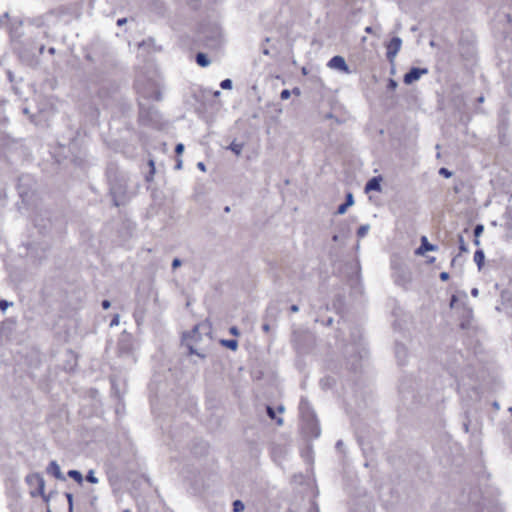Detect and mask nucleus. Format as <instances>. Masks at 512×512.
I'll return each instance as SVG.
<instances>
[{"instance_id":"26","label":"nucleus","mask_w":512,"mask_h":512,"mask_svg":"<svg viewBox=\"0 0 512 512\" xmlns=\"http://www.w3.org/2000/svg\"><path fill=\"white\" fill-rule=\"evenodd\" d=\"M370 229V226L368 224H365V225H361L358 230H357V236L359 238H363L364 236H366V234L368 233Z\"/></svg>"},{"instance_id":"49","label":"nucleus","mask_w":512,"mask_h":512,"mask_svg":"<svg viewBox=\"0 0 512 512\" xmlns=\"http://www.w3.org/2000/svg\"><path fill=\"white\" fill-rule=\"evenodd\" d=\"M101 305H102V308L106 310L111 306V303L109 300H103Z\"/></svg>"},{"instance_id":"17","label":"nucleus","mask_w":512,"mask_h":512,"mask_svg":"<svg viewBox=\"0 0 512 512\" xmlns=\"http://www.w3.org/2000/svg\"><path fill=\"white\" fill-rule=\"evenodd\" d=\"M354 204V196L351 192L346 194L345 202L338 206L336 214L343 215Z\"/></svg>"},{"instance_id":"6","label":"nucleus","mask_w":512,"mask_h":512,"mask_svg":"<svg viewBox=\"0 0 512 512\" xmlns=\"http://www.w3.org/2000/svg\"><path fill=\"white\" fill-rule=\"evenodd\" d=\"M136 87L138 93L147 100L153 99L160 101L162 99L161 92L154 83H149L147 89H145L140 86L139 82H137Z\"/></svg>"},{"instance_id":"40","label":"nucleus","mask_w":512,"mask_h":512,"mask_svg":"<svg viewBox=\"0 0 512 512\" xmlns=\"http://www.w3.org/2000/svg\"><path fill=\"white\" fill-rule=\"evenodd\" d=\"M119 322H120V316L118 314L114 315V317L112 318L111 322H110V326L113 327V326H117L119 325Z\"/></svg>"},{"instance_id":"53","label":"nucleus","mask_w":512,"mask_h":512,"mask_svg":"<svg viewBox=\"0 0 512 512\" xmlns=\"http://www.w3.org/2000/svg\"><path fill=\"white\" fill-rule=\"evenodd\" d=\"M262 330L264 332H266V333L269 332L270 331V324L269 323H263Z\"/></svg>"},{"instance_id":"13","label":"nucleus","mask_w":512,"mask_h":512,"mask_svg":"<svg viewBox=\"0 0 512 512\" xmlns=\"http://www.w3.org/2000/svg\"><path fill=\"white\" fill-rule=\"evenodd\" d=\"M299 411L302 420L309 418L312 419V416L315 415L314 411L312 410V407L310 406L309 401L305 397H301L300 403H299Z\"/></svg>"},{"instance_id":"42","label":"nucleus","mask_w":512,"mask_h":512,"mask_svg":"<svg viewBox=\"0 0 512 512\" xmlns=\"http://www.w3.org/2000/svg\"><path fill=\"white\" fill-rule=\"evenodd\" d=\"M388 89L394 90L397 87V82L393 79H390L387 85Z\"/></svg>"},{"instance_id":"28","label":"nucleus","mask_w":512,"mask_h":512,"mask_svg":"<svg viewBox=\"0 0 512 512\" xmlns=\"http://www.w3.org/2000/svg\"><path fill=\"white\" fill-rule=\"evenodd\" d=\"M458 243H459L460 252H463V253L468 252V246L466 245L462 235H458Z\"/></svg>"},{"instance_id":"25","label":"nucleus","mask_w":512,"mask_h":512,"mask_svg":"<svg viewBox=\"0 0 512 512\" xmlns=\"http://www.w3.org/2000/svg\"><path fill=\"white\" fill-rule=\"evenodd\" d=\"M185 345H186V347L188 349L189 355L195 354V355H197L200 358H205V355L200 353V352H198L191 343L187 342Z\"/></svg>"},{"instance_id":"19","label":"nucleus","mask_w":512,"mask_h":512,"mask_svg":"<svg viewBox=\"0 0 512 512\" xmlns=\"http://www.w3.org/2000/svg\"><path fill=\"white\" fill-rule=\"evenodd\" d=\"M118 351L121 355H129L132 351L131 344L125 340H120L118 344Z\"/></svg>"},{"instance_id":"2","label":"nucleus","mask_w":512,"mask_h":512,"mask_svg":"<svg viewBox=\"0 0 512 512\" xmlns=\"http://www.w3.org/2000/svg\"><path fill=\"white\" fill-rule=\"evenodd\" d=\"M17 190L22 202L29 205L32 201L35 191V181L29 174L21 175L18 178Z\"/></svg>"},{"instance_id":"50","label":"nucleus","mask_w":512,"mask_h":512,"mask_svg":"<svg viewBox=\"0 0 512 512\" xmlns=\"http://www.w3.org/2000/svg\"><path fill=\"white\" fill-rule=\"evenodd\" d=\"M183 161L182 159L178 158L176 161L175 169L180 170L182 168Z\"/></svg>"},{"instance_id":"15","label":"nucleus","mask_w":512,"mask_h":512,"mask_svg":"<svg viewBox=\"0 0 512 512\" xmlns=\"http://www.w3.org/2000/svg\"><path fill=\"white\" fill-rule=\"evenodd\" d=\"M46 472L48 474H51L52 476H54L58 480L65 481V479H66L65 476L63 475V473L61 472L59 464L55 460H52L49 463V465H48V467L46 469Z\"/></svg>"},{"instance_id":"34","label":"nucleus","mask_w":512,"mask_h":512,"mask_svg":"<svg viewBox=\"0 0 512 512\" xmlns=\"http://www.w3.org/2000/svg\"><path fill=\"white\" fill-rule=\"evenodd\" d=\"M290 95H291L290 90H288V89H284V90H282V91H281V93H280V98H281L282 100H287V99H289Z\"/></svg>"},{"instance_id":"36","label":"nucleus","mask_w":512,"mask_h":512,"mask_svg":"<svg viewBox=\"0 0 512 512\" xmlns=\"http://www.w3.org/2000/svg\"><path fill=\"white\" fill-rule=\"evenodd\" d=\"M182 265V261L179 258H174L171 264L173 270L177 269Z\"/></svg>"},{"instance_id":"22","label":"nucleus","mask_w":512,"mask_h":512,"mask_svg":"<svg viewBox=\"0 0 512 512\" xmlns=\"http://www.w3.org/2000/svg\"><path fill=\"white\" fill-rule=\"evenodd\" d=\"M221 345L235 351L238 348V341L235 339H222L220 341Z\"/></svg>"},{"instance_id":"24","label":"nucleus","mask_w":512,"mask_h":512,"mask_svg":"<svg viewBox=\"0 0 512 512\" xmlns=\"http://www.w3.org/2000/svg\"><path fill=\"white\" fill-rule=\"evenodd\" d=\"M67 475L72 478L74 481H76L78 484H82L83 482V476L80 471L78 470H69Z\"/></svg>"},{"instance_id":"10","label":"nucleus","mask_w":512,"mask_h":512,"mask_svg":"<svg viewBox=\"0 0 512 512\" xmlns=\"http://www.w3.org/2000/svg\"><path fill=\"white\" fill-rule=\"evenodd\" d=\"M327 66L331 69H335V70H338L340 72H343L345 74H350L351 71L348 67V65L346 64V61L344 59V57L340 56V55H336V56H333Z\"/></svg>"},{"instance_id":"52","label":"nucleus","mask_w":512,"mask_h":512,"mask_svg":"<svg viewBox=\"0 0 512 512\" xmlns=\"http://www.w3.org/2000/svg\"><path fill=\"white\" fill-rule=\"evenodd\" d=\"M197 167H198V169H200L203 172L206 171V166H205V164L203 162H198L197 163Z\"/></svg>"},{"instance_id":"64","label":"nucleus","mask_w":512,"mask_h":512,"mask_svg":"<svg viewBox=\"0 0 512 512\" xmlns=\"http://www.w3.org/2000/svg\"><path fill=\"white\" fill-rule=\"evenodd\" d=\"M292 92H293L295 95H300V90H299V88H294V89L292 90Z\"/></svg>"},{"instance_id":"58","label":"nucleus","mask_w":512,"mask_h":512,"mask_svg":"<svg viewBox=\"0 0 512 512\" xmlns=\"http://www.w3.org/2000/svg\"><path fill=\"white\" fill-rule=\"evenodd\" d=\"M332 240H333L334 242H338V241L340 240V236H339L338 234H334V235L332 236Z\"/></svg>"},{"instance_id":"8","label":"nucleus","mask_w":512,"mask_h":512,"mask_svg":"<svg viewBox=\"0 0 512 512\" xmlns=\"http://www.w3.org/2000/svg\"><path fill=\"white\" fill-rule=\"evenodd\" d=\"M302 421L304 423L303 430L307 435L314 438H317L320 435V428L316 419V415H313L311 420L306 418Z\"/></svg>"},{"instance_id":"61","label":"nucleus","mask_w":512,"mask_h":512,"mask_svg":"<svg viewBox=\"0 0 512 512\" xmlns=\"http://www.w3.org/2000/svg\"><path fill=\"white\" fill-rule=\"evenodd\" d=\"M473 243H474V245H475V246H479V245H480V240H479V238H475V237H474Z\"/></svg>"},{"instance_id":"45","label":"nucleus","mask_w":512,"mask_h":512,"mask_svg":"<svg viewBox=\"0 0 512 512\" xmlns=\"http://www.w3.org/2000/svg\"><path fill=\"white\" fill-rule=\"evenodd\" d=\"M155 174V170H150L149 173L146 175V181L151 182L153 180Z\"/></svg>"},{"instance_id":"33","label":"nucleus","mask_w":512,"mask_h":512,"mask_svg":"<svg viewBox=\"0 0 512 512\" xmlns=\"http://www.w3.org/2000/svg\"><path fill=\"white\" fill-rule=\"evenodd\" d=\"M439 174L445 178H450L453 175L452 171L448 170L445 167L439 169Z\"/></svg>"},{"instance_id":"4","label":"nucleus","mask_w":512,"mask_h":512,"mask_svg":"<svg viewBox=\"0 0 512 512\" xmlns=\"http://www.w3.org/2000/svg\"><path fill=\"white\" fill-rule=\"evenodd\" d=\"M139 116L141 119L147 120V123L152 125H158L161 122L162 116L159 110L150 104H145L143 102L139 103Z\"/></svg>"},{"instance_id":"11","label":"nucleus","mask_w":512,"mask_h":512,"mask_svg":"<svg viewBox=\"0 0 512 512\" xmlns=\"http://www.w3.org/2000/svg\"><path fill=\"white\" fill-rule=\"evenodd\" d=\"M85 59L89 61L92 65H94V69L97 73H104L111 66V64L108 63V61H105L103 64L101 63L100 65H98L99 57L97 54L87 53L85 55Z\"/></svg>"},{"instance_id":"54","label":"nucleus","mask_w":512,"mask_h":512,"mask_svg":"<svg viewBox=\"0 0 512 512\" xmlns=\"http://www.w3.org/2000/svg\"><path fill=\"white\" fill-rule=\"evenodd\" d=\"M290 311H291L292 313H296V312H298V311H299V307H298V305H296V304L291 305V307H290Z\"/></svg>"},{"instance_id":"44","label":"nucleus","mask_w":512,"mask_h":512,"mask_svg":"<svg viewBox=\"0 0 512 512\" xmlns=\"http://www.w3.org/2000/svg\"><path fill=\"white\" fill-rule=\"evenodd\" d=\"M402 353H405V347L403 345H396L397 356H399Z\"/></svg>"},{"instance_id":"32","label":"nucleus","mask_w":512,"mask_h":512,"mask_svg":"<svg viewBox=\"0 0 512 512\" xmlns=\"http://www.w3.org/2000/svg\"><path fill=\"white\" fill-rule=\"evenodd\" d=\"M220 87L222 89H231L232 88V80L227 78L221 81Z\"/></svg>"},{"instance_id":"57","label":"nucleus","mask_w":512,"mask_h":512,"mask_svg":"<svg viewBox=\"0 0 512 512\" xmlns=\"http://www.w3.org/2000/svg\"><path fill=\"white\" fill-rule=\"evenodd\" d=\"M479 294V290L477 288H473L471 290V295L474 296V297H477Z\"/></svg>"},{"instance_id":"20","label":"nucleus","mask_w":512,"mask_h":512,"mask_svg":"<svg viewBox=\"0 0 512 512\" xmlns=\"http://www.w3.org/2000/svg\"><path fill=\"white\" fill-rule=\"evenodd\" d=\"M196 63L201 67H207L210 64V60L205 53L198 52L195 56Z\"/></svg>"},{"instance_id":"37","label":"nucleus","mask_w":512,"mask_h":512,"mask_svg":"<svg viewBox=\"0 0 512 512\" xmlns=\"http://www.w3.org/2000/svg\"><path fill=\"white\" fill-rule=\"evenodd\" d=\"M9 305H11V303L8 302L7 300H0V310L1 311L4 312L9 307Z\"/></svg>"},{"instance_id":"63","label":"nucleus","mask_w":512,"mask_h":512,"mask_svg":"<svg viewBox=\"0 0 512 512\" xmlns=\"http://www.w3.org/2000/svg\"><path fill=\"white\" fill-rule=\"evenodd\" d=\"M456 301H457V298H456L455 295H453L452 298H451V304L450 305L453 306Z\"/></svg>"},{"instance_id":"23","label":"nucleus","mask_w":512,"mask_h":512,"mask_svg":"<svg viewBox=\"0 0 512 512\" xmlns=\"http://www.w3.org/2000/svg\"><path fill=\"white\" fill-rule=\"evenodd\" d=\"M243 143H237L236 141H233L229 146L228 149L231 150L235 155L240 156L243 150Z\"/></svg>"},{"instance_id":"16","label":"nucleus","mask_w":512,"mask_h":512,"mask_svg":"<svg viewBox=\"0 0 512 512\" xmlns=\"http://www.w3.org/2000/svg\"><path fill=\"white\" fill-rule=\"evenodd\" d=\"M381 180L382 179L380 176L372 177L369 179L364 188L365 192L381 191Z\"/></svg>"},{"instance_id":"59","label":"nucleus","mask_w":512,"mask_h":512,"mask_svg":"<svg viewBox=\"0 0 512 512\" xmlns=\"http://www.w3.org/2000/svg\"><path fill=\"white\" fill-rule=\"evenodd\" d=\"M459 257H460V255L455 256V257L452 259V261H451V265H455V263L458 261Z\"/></svg>"},{"instance_id":"9","label":"nucleus","mask_w":512,"mask_h":512,"mask_svg":"<svg viewBox=\"0 0 512 512\" xmlns=\"http://www.w3.org/2000/svg\"><path fill=\"white\" fill-rule=\"evenodd\" d=\"M428 73L427 68L412 67L403 77V81L406 85H410L413 82L420 79L422 75Z\"/></svg>"},{"instance_id":"14","label":"nucleus","mask_w":512,"mask_h":512,"mask_svg":"<svg viewBox=\"0 0 512 512\" xmlns=\"http://www.w3.org/2000/svg\"><path fill=\"white\" fill-rule=\"evenodd\" d=\"M437 249L438 247L431 244L426 236H422L420 246L415 250V254L422 256L428 251H436Z\"/></svg>"},{"instance_id":"5","label":"nucleus","mask_w":512,"mask_h":512,"mask_svg":"<svg viewBox=\"0 0 512 512\" xmlns=\"http://www.w3.org/2000/svg\"><path fill=\"white\" fill-rule=\"evenodd\" d=\"M313 344V337L308 333H294L293 345L299 354H306Z\"/></svg>"},{"instance_id":"21","label":"nucleus","mask_w":512,"mask_h":512,"mask_svg":"<svg viewBox=\"0 0 512 512\" xmlns=\"http://www.w3.org/2000/svg\"><path fill=\"white\" fill-rule=\"evenodd\" d=\"M484 260H485L484 251L482 249L476 250L474 253V261H475L476 265L478 266L479 270L484 265Z\"/></svg>"},{"instance_id":"47","label":"nucleus","mask_w":512,"mask_h":512,"mask_svg":"<svg viewBox=\"0 0 512 512\" xmlns=\"http://www.w3.org/2000/svg\"><path fill=\"white\" fill-rule=\"evenodd\" d=\"M35 49H37L38 51V54L41 55L43 54L44 50H45V45L44 44H39L35 47Z\"/></svg>"},{"instance_id":"60","label":"nucleus","mask_w":512,"mask_h":512,"mask_svg":"<svg viewBox=\"0 0 512 512\" xmlns=\"http://www.w3.org/2000/svg\"><path fill=\"white\" fill-rule=\"evenodd\" d=\"M48 52H49V54L54 55V54H55V52H56V50H55V48H54V47H50V48L48 49Z\"/></svg>"},{"instance_id":"29","label":"nucleus","mask_w":512,"mask_h":512,"mask_svg":"<svg viewBox=\"0 0 512 512\" xmlns=\"http://www.w3.org/2000/svg\"><path fill=\"white\" fill-rule=\"evenodd\" d=\"M86 480L89 483L97 484L99 482L98 478L95 476L94 471L90 470L86 475Z\"/></svg>"},{"instance_id":"27","label":"nucleus","mask_w":512,"mask_h":512,"mask_svg":"<svg viewBox=\"0 0 512 512\" xmlns=\"http://www.w3.org/2000/svg\"><path fill=\"white\" fill-rule=\"evenodd\" d=\"M244 508L245 505L241 500H235L233 502V512H242Z\"/></svg>"},{"instance_id":"43","label":"nucleus","mask_w":512,"mask_h":512,"mask_svg":"<svg viewBox=\"0 0 512 512\" xmlns=\"http://www.w3.org/2000/svg\"><path fill=\"white\" fill-rule=\"evenodd\" d=\"M229 332L234 336H238L240 334L239 329L236 326L230 327Z\"/></svg>"},{"instance_id":"56","label":"nucleus","mask_w":512,"mask_h":512,"mask_svg":"<svg viewBox=\"0 0 512 512\" xmlns=\"http://www.w3.org/2000/svg\"><path fill=\"white\" fill-rule=\"evenodd\" d=\"M148 165H149V167H150V170H155V162H154V160H153V159H150V160L148 161Z\"/></svg>"},{"instance_id":"46","label":"nucleus","mask_w":512,"mask_h":512,"mask_svg":"<svg viewBox=\"0 0 512 512\" xmlns=\"http://www.w3.org/2000/svg\"><path fill=\"white\" fill-rule=\"evenodd\" d=\"M440 280L447 281L449 279V273L448 272H441L439 275Z\"/></svg>"},{"instance_id":"30","label":"nucleus","mask_w":512,"mask_h":512,"mask_svg":"<svg viewBox=\"0 0 512 512\" xmlns=\"http://www.w3.org/2000/svg\"><path fill=\"white\" fill-rule=\"evenodd\" d=\"M483 231H484V225L477 224L473 230L474 237L479 238L481 236V234L483 233Z\"/></svg>"},{"instance_id":"1","label":"nucleus","mask_w":512,"mask_h":512,"mask_svg":"<svg viewBox=\"0 0 512 512\" xmlns=\"http://www.w3.org/2000/svg\"><path fill=\"white\" fill-rule=\"evenodd\" d=\"M107 177L114 206L124 205L127 201V174L110 167L107 170Z\"/></svg>"},{"instance_id":"51","label":"nucleus","mask_w":512,"mask_h":512,"mask_svg":"<svg viewBox=\"0 0 512 512\" xmlns=\"http://www.w3.org/2000/svg\"><path fill=\"white\" fill-rule=\"evenodd\" d=\"M343 445H344L343 441H342V440H338V441L336 442V446H335V447H336V449H337V450L341 451V450H342Z\"/></svg>"},{"instance_id":"38","label":"nucleus","mask_w":512,"mask_h":512,"mask_svg":"<svg viewBox=\"0 0 512 512\" xmlns=\"http://www.w3.org/2000/svg\"><path fill=\"white\" fill-rule=\"evenodd\" d=\"M266 411H267V415H268L271 419H276L275 411H274V409H273L271 406H267V407H266Z\"/></svg>"},{"instance_id":"39","label":"nucleus","mask_w":512,"mask_h":512,"mask_svg":"<svg viewBox=\"0 0 512 512\" xmlns=\"http://www.w3.org/2000/svg\"><path fill=\"white\" fill-rule=\"evenodd\" d=\"M34 221H35V226H36V227H39V228L44 229V230L48 228V225H47V224H45V223H44V224H41V223H40V221H42V220H41V219H39L38 217H36V218L34 219Z\"/></svg>"},{"instance_id":"62","label":"nucleus","mask_w":512,"mask_h":512,"mask_svg":"<svg viewBox=\"0 0 512 512\" xmlns=\"http://www.w3.org/2000/svg\"><path fill=\"white\" fill-rule=\"evenodd\" d=\"M463 428H464V431L467 433L469 431V424L463 423Z\"/></svg>"},{"instance_id":"55","label":"nucleus","mask_w":512,"mask_h":512,"mask_svg":"<svg viewBox=\"0 0 512 512\" xmlns=\"http://www.w3.org/2000/svg\"><path fill=\"white\" fill-rule=\"evenodd\" d=\"M127 22V18H120L117 20V25L122 26Z\"/></svg>"},{"instance_id":"35","label":"nucleus","mask_w":512,"mask_h":512,"mask_svg":"<svg viewBox=\"0 0 512 512\" xmlns=\"http://www.w3.org/2000/svg\"><path fill=\"white\" fill-rule=\"evenodd\" d=\"M184 149H185L184 144H182V143H178V144L176 145V147H175V153H176V155H178V156H179V155H181V154L184 152Z\"/></svg>"},{"instance_id":"41","label":"nucleus","mask_w":512,"mask_h":512,"mask_svg":"<svg viewBox=\"0 0 512 512\" xmlns=\"http://www.w3.org/2000/svg\"><path fill=\"white\" fill-rule=\"evenodd\" d=\"M278 310L276 307L269 306L266 310L267 315H274L277 314Z\"/></svg>"},{"instance_id":"3","label":"nucleus","mask_w":512,"mask_h":512,"mask_svg":"<svg viewBox=\"0 0 512 512\" xmlns=\"http://www.w3.org/2000/svg\"><path fill=\"white\" fill-rule=\"evenodd\" d=\"M26 482L29 486L36 488V490L30 492L32 497L41 496L46 503L49 501L52 493L45 494V480L41 474L33 473L27 475Z\"/></svg>"},{"instance_id":"18","label":"nucleus","mask_w":512,"mask_h":512,"mask_svg":"<svg viewBox=\"0 0 512 512\" xmlns=\"http://www.w3.org/2000/svg\"><path fill=\"white\" fill-rule=\"evenodd\" d=\"M220 36H221L220 30L217 27H215L212 30V33L210 34V36H207V44L208 45H217L219 43Z\"/></svg>"},{"instance_id":"48","label":"nucleus","mask_w":512,"mask_h":512,"mask_svg":"<svg viewBox=\"0 0 512 512\" xmlns=\"http://www.w3.org/2000/svg\"><path fill=\"white\" fill-rule=\"evenodd\" d=\"M308 512H320L319 507L316 503H313Z\"/></svg>"},{"instance_id":"12","label":"nucleus","mask_w":512,"mask_h":512,"mask_svg":"<svg viewBox=\"0 0 512 512\" xmlns=\"http://www.w3.org/2000/svg\"><path fill=\"white\" fill-rule=\"evenodd\" d=\"M19 56L21 60L29 66H36L39 64V58L32 52V49H21L19 52Z\"/></svg>"},{"instance_id":"31","label":"nucleus","mask_w":512,"mask_h":512,"mask_svg":"<svg viewBox=\"0 0 512 512\" xmlns=\"http://www.w3.org/2000/svg\"><path fill=\"white\" fill-rule=\"evenodd\" d=\"M65 497L67 499V502H68V511L69 512H73V494L72 493H65Z\"/></svg>"},{"instance_id":"7","label":"nucleus","mask_w":512,"mask_h":512,"mask_svg":"<svg viewBox=\"0 0 512 512\" xmlns=\"http://www.w3.org/2000/svg\"><path fill=\"white\" fill-rule=\"evenodd\" d=\"M402 46V39L398 36L393 37L387 44H386V57L388 61L393 64L396 55L400 51Z\"/></svg>"}]
</instances>
